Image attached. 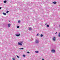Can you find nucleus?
Returning a JSON list of instances; mask_svg holds the SVG:
<instances>
[{
    "label": "nucleus",
    "instance_id": "f257e3e1",
    "mask_svg": "<svg viewBox=\"0 0 60 60\" xmlns=\"http://www.w3.org/2000/svg\"><path fill=\"white\" fill-rule=\"evenodd\" d=\"M17 34L15 35L16 36H19L20 35V33H19V32L17 33Z\"/></svg>",
    "mask_w": 60,
    "mask_h": 60
},
{
    "label": "nucleus",
    "instance_id": "f03ea898",
    "mask_svg": "<svg viewBox=\"0 0 60 60\" xmlns=\"http://www.w3.org/2000/svg\"><path fill=\"white\" fill-rule=\"evenodd\" d=\"M36 43H39V41L38 40H37L35 41Z\"/></svg>",
    "mask_w": 60,
    "mask_h": 60
},
{
    "label": "nucleus",
    "instance_id": "7ed1b4c3",
    "mask_svg": "<svg viewBox=\"0 0 60 60\" xmlns=\"http://www.w3.org/2000/svg\"><path fill=\"white\" fill-rule=\"evenodd\" d=\"M52 40L53 41H56V37H53Z\"/></svg>",
    "mask_w": 60,
    "mask_h": 60
},
{
    "label": "nucleus",
    "instance_id": "20e7f679",
    "mask_svg": "<svg viewBox=\"0 0 60 60\" xmlns=\"http://www.w3.org/2000/svg\"><path fill=\"white\" fill-rule=\"evenodd\" d=\"M55 50L54 49H52L51 50L52 53H55Z\"/></svg>",
    "mask_w": 60,
    "mask_h": 60
},
{
    "label": "nucleus",
    "instance_id": "39448f33",
    "mask_svg": "<svg viewBox=\"0 0 60 60\" xmlns=\"http://www.w3.org/2000/svg\"><path fill=\"white\" fill-rule=\"evenodd\" d=\"M18 45L20 46H22V44L20 43V42H18Z\"/></svg>",
    "mask_w": 60,
    "mask_h": 60
},
{
    "label": "nucleus",
    "instance_id": "423d86ee",
    "mask_svg": "<svg viewBox=\"0 0 60 60\" xmlns=\"http://www.w3.org/2000/svg\"><path fill=\"white\" fill-rule=\"evenodd\" d=\"M28 30H29L31 31L32 30V28L31 27H30L29 28Z\"/></svg>",
    "mask_w": 60,
    "mask_h": 60
},
{
    "label": "nucleus",
    "instance_id": "0eeeda50",
    "mask_svg": "<svg viewBox=\"0 0 60 60\" xmlns=\"http://www.w3.org/2000/svg\"><path fill=\"white\" fill-rule=\"evenodd\" d=\"M10 26H11V24H8V27H10Z\"/></svg>",
    "mask_w": 60,
    "mask_h": 60
},
{
    "label": "nucleus",
    "instance_id": "6e6552de",
    "mask_svg": "<svg viewBox=\"0 0 60 60\" xmlns=\"http://www.w3.org/2000/svg\"><path fill=\"white\" fill-rule=\"evenodd\" d=\"M53 3L54 4H56V2H53Z\"/></svg>",
    "mask_w": 60,
    "mask_h": 60
},
{
    "label": "nucleus",
    "instance_id": "1a4fd4ad",
    "mask_svg": "<svg viewBox=\"0 0 60 60\" xmlns=\"http://www.w3.org/2000/svg\"><path fill=\"white\" fill-rule=\"evenodd\" d=\"M3 15H6V14L5 13H3Z\"/></svg>",
    "mask_w": 60,
    "mask_h": 60
},
{
    "label": "nucleus",
    "instance_id": "9d476101",
    "mask_svg": "<svg viewBox=\"0 0 60 60\" xmlns=\"http://www.w3.org/2000/svg\"><path fill=\"white\" fill-rule=\"evenodd\" d=\"M35 53H39V51H36L35 52Z\"/></svg>",
    "mask_w": 60,
    "mask_h": 60
},
{
    "label": "nucleus",
    "instance_id": "9b49d317",
    "mask_svg": "<svg viewBox=\"0 0 60 60\" xmlns=\"http://www.w3.org/2000/svg\"><path fill=\"white\" fill-rule=\"evenodd\" d=\"M58 36L59 37H60V32L59 33V34H58Z\"/></svg>",
    "mask_w": 60,
    "mask_h": 60
},
{
    "label": "nucleus",
    "instance_id": "f8f14e48",
    "mask_svg": "<svg viewBox=\"0 0 60 60\" xmlns=\"http://www.w3.org/2000/svg\"><path fill=\"white\" fill-rule=\"evenodd\" d=\"M4 3H6V2H7V1L6 0H5L4 1Z\"/></svg>",
    "mask_w": 60,
    "mask_h": 60
},
{
    "label": "nucleus",
    "instance_id": "ddd939ff",
    "mask_svg": "<svg viewBox=\"0 0 60 60\" xmlns=\"http://www.w3.org/2000/svg\"><path fill=\"white\" fill-rule=\"evenodd\" d=\"M20 43H21V44H22L23 43V41H20Z\"/></svg>",
    "mask_w": 60,
    "mask_h": 60
},
{
    "label": "nucleus",
    "instance_id": "4468645a",
    "mask_svg": "<svg viewBox=\"0 0 60 60\" xmlns=\"http://www.w3.org/2000/svg\"><path fill=\"white\" fill-rule=\"evenodd\" d=\"M40 36L41 37H42L43 36V35H42V34H41L40 35Z\"/></svg>",
    "mask_w": 60,
    "mask_h": 60
},
{
    "label": "nucleus",
    "instance_id": "2eb2a0df",
    "mask_svg": "<svg viewBox=\"0 0 60 60\" xmlns=\"http://www.w3.org/2000/svg\"><path fill=\"white\" fill-rule=\"evenodd\" d=\"M18 23H19L20 22V20L18 21Z\"/></svg>",
    "mask_w": 60,
    "mask_h": 60
},
{
    "label": "nucleus",
    "instance_id": "dca6fc26",
    "mask_svg": "<svg viewBox=\"0 0 60 60\" xmlns=\"http://www.w3.org/2000/svg\"><path fill=\"white\" fill-rule=\"evenodd\" d=\"M12 59L13 60H15V58H12Z\"/></svg>",
    "mask_w": 60,
    "mask_h": 60
},
{
    "label": "nucleus",
    "instance_id": "f3484780",
    "mask_svg": "<svg viewBox=\"0 0 60 60\" xmlns=\"http://www.w3.org/2000/svg\"><path fill=\"white\" fill-rule=\"evenodd\" d=\"M19 49H23L24 48H20Z\"/></svg>",
    "mask_w": 60,
    "mask_h": 60
},
{
    "label": "nucleus",
    "instance_id": "a211bd4d",
    "mask_svg": "<svg viewBox=\"0 0 60 60\" xmlns=\"http://www.w3.org/2000/svg\"><path fill=\"white\" fill-rule=\"evenodd\" d=\"M19 26H17V28H19Z\"/></svg>",
    "mask_w": 60,
    "mask_h": 60
},
{
    "label": "nucleus",
    "instance_id": "6ab92c4d",
    "mask_svg": "<svg viewBox=\"0 0 60 60\" xmlns=\"http://www.w3.org/2000/svg\"><path fill=\"white\" fill-rule=\"evenodd\" d=\"M47 27H49V25H47Z\"/></svg>",
    "mask_w": 60,
    "mask_h": 60
},
{
    "label": "nucleus",
    "instance_id": "aec40b11",
    "mask_svg": "<svg viewBox=\"0 0 60 60\" xmlns=\"http://www.w3.org/2000/svg\"><path fill=\"white\" fill-rule=\"evenodd\" d=\"M23 56L24 57H25V56H25V55H23Z\"/></svg>",
    "mask_w": 60,
    "mask_h": 60
},
{
    "label": "nucleus",
    "instance_id": "412c9836",
    "mask_svg": "<svg viewBox=\"0 0 60 60\" xmlns=\"http://www.w3.org/2000/svg\"><path fill=\"white\" fill-rule=\"evenodd\" d=\"M16 56H17V57H18V58H19V56H18L17 55Z\"/></svg>",
    "mask_w": 60,
    "mask_h": 60
},
{
    "label": "nucleus",
    "instance_id": "4be33fe9",
    "mask_svg": "<svg viewBox=\"0 0 60 60\" xmlns=\"http://www.w3.org/2000/svg\"><path fill=\"white\" fill-rule=\"evenodd\" d=\"M9 12V11H7V12H6V13H8V12Z\"/></svg>",
    "mask_w": 60,
    "mask_h": 60
},
{
    "label": "nucleus",
    "instance_id": "5701e85b",
    "mask_svg": "<svg viewBox=\"0 0 60 60\" xmlns=\"http://www.w3.org/2000/svg\"><path fill=\"white\" fill-rule=\"evenodd\" d=\"M39 36V34H37V36Z\"/></svg>",
    "mask_w": 60,
    "mask_h": 60
},
{
    "label": "nucleus",
    "instance_id": "b1692460",
    "mask_svg": "<svg viewBox=\"0 0 60 60\" xmlns=\"http://www.w3.org/2000/svg\"><path fill=\"white\" fill-rule=\"evenodd\" d=\"M27 53H28V54H29V53H30V52H27Z\"/></svg>",
    "mask_w": 60,
    "mask_h": 60
},
{
    "label": "nucleus",
    "instance_id": "393cba45",
    "mask_svg": "<svg viewBox=\"0 0 60 60\" xmlns=\"http://www.w3.org/2000/svg\"><path fill=\"white\" fill-rule=\"evenodd\" d=\"M2 8V7H1L0 8V10H1V8Z\"/></svg>",
    "mask_w": 60,
    "mask_h": 60
},
{
    "label": "nucleus",
    "instance_id": "a878e982",
    "mask_svg": "<svg viewBox=\"0 0 60 60\" xmlns=\"http://www.w3.org/2000/svg\"><path fill=\"white\" fill-rule=\"evenodd\" d=\"M57 33V32H56V33H55V34H56Z\"/></svg>",
    "mask_w": 60,
    "mask_h": 60
},
{
    "label": "nucleus",
    "instance_id": "bb28decb",
    "mask_svg": "<svg viewBox=\"0 0 60 60\" xmlns=\"http://www.w3.org/2000/svg\"><path fill=\"white\" fill-rule=\"evenodd\" d=\"M47 23H46L45 24V25H47Z\"/></svg>",
    "mask_w": 60,
    "mask_h": 60
},
{
    "label": "nucleus",
    "instance_id": "cd10ccee",
    "mask_svg": "<svg viewBox=\"0 0 60 60\" xmlns=\"http://www.w3.org/2000/svg\"><path fill=\"white\" fill-rule=\"evenodd\" d=\"M7 0V1L8 0Z\"/></svg>",
    "mask_w": 60,
    "mask_h": 60
}]
</instances>
